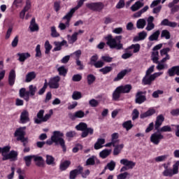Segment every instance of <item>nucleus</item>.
<instances>
[{
  "label": "nucleus",
  "instance_id": "obj_36",
  "mask_svg": "<svg viewBox=\"0 0 179 179\" xmlns=\"http://www.w3.org/2000/svg\"><path fill=\"white\" fill-rule=\"evenodd\" d=\"M159 36H160V31L157 30L148 37V40L149 41H157L159 40Z\"/></svg>",
  "mask_w": 179,
  "mask_h": 179
},
{
  "label": "nucleus",
  "instance_id": "obj_59",
  "mask_svg": "<svg viewBox=\"0 0 179 179\" xmlns=\"http://www.w3.org/2000/svg\"><path fill=\"white\" fill-rule=\"evenodd\" d=\"M72 99L73 100H79L82 99V93L78 91L73 92L72 94Z\"/></svg>",
  "mask_w": 179,
  "mask_h": 179
},
{
  "label": "nucleus",
  "instance_id": "obj_12",
  "mask_svg": "<svg viewBox=\"0 0 179 179\" xmlns=\"http://www.w3.org/2000/svg\"><path fill=\"white\" fill-rule=\"evenodd\" d=\"M61 80V77L56 76L53 78H51L48 83V86L50 89H58L59 87V81Z\"/></svg>",
  "mask_w": 179,
  "mask_h": 179
},
{
  "label": "nucleus",
  "instance_id": "obj_54",
  "mask_svg": "<svg viewBox=\"0 0 179 179\" xmlns=\"http://www.w3.org/2000/svg\"><path fill=\"white\" fill-rule=\"evenodd\" d=\"M44 48L45 50V54H48L50 52V51H51V50H52V45L51 44H50L49 41H46L45 42Z\"/></svg>",
  "mask_w": 179,
  "mask_h": 179
},
{
  "label": "nucleus",
  "instance_id": "obj_17",
  "mask_svg": "<svg viewBox=\"0 0 179 179\" xmlns=\"http://www.w3.org/2000/svg\"><path fill=\"white\" fill-rule=\"evenodd\" d=\"M132 71L131 69H125L121 71L119 73H117V76L113 79V82H118L121 80V79H124L125 75H128V73Z\"/></svg>",
  "mask_w": 179,
  "mask_h": 179
},
{
  "label": "nucleus",
  "instance_id": "obj_15",
  "mask_svg": "<svg viewBox=\"0 0 179 179\" xmlns=\"http://www.w3.org/2000/svg\"><path fill=\"white\" fill-rule=\"evenodd\" d=\"M85 117H86V114L82 110H77L74 113H69V117L72 121H75V120H76V118H80H80H83Z\"/></svg>",
  "mask_w": 179,
  "mask_h": 179
},
{
  "label": "nucleus",
  "instance_id": "obj_20",
  "mask_svg": "<svg viewBox=\"0 0 179 179\" xmlns=\"http://www.w3.org/2000/svg\"><path fill=\"white\" fill-rule=\"evenodd\" d=\"M2 160L5 162V160H13L15 162V160H17V152L15 150H11L8 154H7V156L2 158Z\"/></svg>",
  "mask_w": 179,
  "mask_h": 179
},
{
  "label": "nucleus",
  "instance_id": "obj_39",
  "mask_svg": "<svg viewBox=\"0 0 179 179\" xmlns=\"http://www.w3.org/2000/svg\"><path fill=\"white\" fill-rule=\"evenodd\" d=\"M132 55H134V52H132V51L129 50V49L126 48L124 49V53L123 55H122V59H128L129 58H131V57H132Z\"/></svg>",
  "mask_w": 179,
  "mask_h": 179
},
{
  "label": "nucleus",
  "instance_id": "obj_57",
  "mask_svg": "<svg viewBox=\"0 0 179 179\" xmlns=\"http://www.w3.org/2000/svg\"><path fill=\"white\" fill-rule=\"evenodd\" d=\"M51 34L50 36H52L54 38L59 37V33L57 31V28L55 26H52L50 27Z\"/></svg>",
  "mask_w": 179,
  "mask_h": 179
},
{
  "label": "nucleus",
  "instance_id": "obj_6",
  "mask_svg": "<svg viewBox=\"0 0 179 179\" xmlns=\"http://www.w3.org/2000/svg\"><path fill=\"white\" fill-rule=\"evenodd\" d=\"M52 115V110H50V113L45 115L44 116V110H40L36 115L37 118H35V124H41V122H47L49 118H51Z\"/></svg>",
  "mask_w": 179,
  "mask_h": 179
},
{
  "label": "nucleus",
  "instance_id": "obj_34",
  "mask_svg": "<svg viewBox=\"0 0 179 179\" xmlns=\"http://www.w3.org/2000/svg\"><path fill=\"white\" fill-rule=\"evenodd\" d=\"M143 3L138 1L131 6L130 9L132 12H136V10H139L141 8L143 7Z\"/></svg>",
  "mask_w": 179,
  "mask_h": 179
},
{
  "label": "nucleus",
  "instance_id": "obj_46",
  "mask_svg": "<svg viewBox=\"0 0 179 179\" xmlns=\"http://www.w3.org/2000/svg\"><path fill=\"white\" fill-rule=\"evenodd\" d=\"M111 155V150H103L100 152L99 156L101 159H106V157H108Z\"/></svg>",
  "mask_w": 179,
  "mask_h": 179
},
{
  "label": "nucleus",
  "instance_id": "obj_52",
  "mask_svg": "<svg viewBox=\"0 0 179 179\" xmlns=\"http://www.w3.org/2000/svg\"><path fill=\"white\" fill-rule=\"evenodd\" d=\"M151 59L152 62L157 63L159 61V51H153L151 55Z\"/></svg>",
  "mask_w": 179,
  "mask_h": 179
},
{
  "label": "nucleus",
  "instance_id": "obj_60",
  "mask_svg": "<svg viewBox=\"0 0 179 179\" xmlns=\"http://www.w3.org/2000/svg\"><path fill=\"white\" fill-rule=\"evenodd\" d=\"M129 177H131V175L129 174V173L125 171L124 173L119 174L117 176V179H127V178H129Z\"/></svg>",
  "mask_w": 179,
  "mask_h": 179
},
{
  "label": "nucleus",
  "instance_id": "obj_40",
  "mask_svg": "<svg viewBox=\"0 0 179 179\" xmlns=\"http://www.w3.org/2000/svg\"><path fill=\"white\" fill-rule=\"evenodd\" d=\"M128 50H133L134 54H136L141 51V45L139 43L132 44L131 45L129 46Z\"/></svg>",
  "mask_w": 179,
  "mask_h": 179
},
{
  "label": "nucleus",
  "instance_id": "obj_28",
  "mask_svg": "<svg viewBox=\"0 0 179 179\" xmlns=\"http://www.w3.org/2000/svg\"><path fill=\"white\" fill-rule=\"evenodd\" d=\"M169 76H174L177 75L179 76V66H174L168 70Z\"/></svg>",
  "mask_w": 179,
  "mask_h": 179
},
{
  "label": "nucleus",
  "instance_id": "obj_14",
  "mask_svg": "<svg viewBox=\"0 0 179 179\" xmlns=\"http://www.w3.org/2000/svg\"><path fill=\"white\" fill-rule=\"evenodd\" d=\"M135 101L136 104H142L146 101V92L139 91L136 94Z\"/></svg>",
  "mask_w": 179,
  "mask_h": 179
},
{
  "label": "nucleus",
  "instance_id": "obj_22",
  "mask_svg": "<svg viewBox=\"0 0 179 179\" xmlns=\"http://www.w3.org/2000/svg\"><path fill=\"white\" fill-rule=\"evenodd\" d=\"M17 57H18V61L20 62H24V61L28 58H30L31 55L29 52H18Z\"/></svg>",
  "mask_w": 179,
  "mask_h": 179
},
{
  "label": "nucleus",
  "instance_id": "obj_41",
  "mask_svg": "<svg viewBox=\"0 0 179 179\" xmlns=\"http://www.w3.org/2000/svg\"><path fill=\"white\" fill-rule=\"evenodd\" d=\"M156 69H157V71H163L164 69H167V68H169V65H167V64L164 63L163 62H159L157 63Z\"/></svg>",
  "mask_w": 179,
  "mask_h": 179
},
{
  "label": "nucleus",
  "instance_id": "obj_23",
  "mask_svg": "<svg viewBox=\"0 0 179 179\" xmlns=\"http://www.w3.org/2000/svg\"><path fill=\"white\" fill-rule=\"evenodd\" d=\"M164 122V116L163 115H159L157 117L155 124V129L157 131L162 124Z\"/></svg>",
  "mask_w": 179,
  "mask_h": 179
},
{
  "label": "nucleus",
  "instance_id": "obj_19",
  "mask_svg": "<svg viewBox=\"0 0 179 179\" xmlns=\"http://www.w3.org/2000/svg\"><path fill=\"white\" fill-rule=\"evenodd\" d=\"M31 8V2L30 1V0H27L26 5L20 13V18L24 19V16H26V12H29V10Z\"/></svg>",
  "mask_w": 179,
  "mask_h": 179
},
{
  "label": "nucleus",
  "instance_id": "obj_32",
  "mask_svg": "<svg viewBox=\"0 0 179 179\" xmlns=\"http://www.w3.org/2000/svg\"><path fill=\"white\" fill-rule=\"evenodd\" d=\"M78 32H74L71 36L67 35V39L69 44H73L78 41Z\"/></svg>",
  "mask_w": 179,
  "mask_h": 179
},
{
  "label": "nucleus",
  "instance_id": "obj_25",
  "mask_svg": "<svg viewBox=\"0 0 179 179\" xmlns=\"http://www.w3.org/2000/svg\"><path fill=\"white\" fill-rule=\"evenodd\" d=\"M54 44L55 47L54 48L53 51H61V50H62V46H68V42L65 40H63L62 42L55 41Z\"/></svg>",
  "mask_w": 179,
  "mask_h": 179
},
{
  "label": "nucleus",
  "instance_id": "obj_62",
  "mask_svg": "<svg viewBox=\"0 0 179 179\" xmlns=\"http://www.w3.org/2000/svg\"><path fill=\"white\" fill-rule=\"evenodd\" d=\"M171 131H173V129L169 125H165L161 127L159 130V132H171Z\"/></svg>",
  "mask_w": 179,
  "mask_h": 179
},
{
  "label": "nucleus",
  "instance_id": "obj_27",
  "mask_svg": "<svg viewBox=\"0 0 179 179\" xmlns=\"http://www.w3.org/2000/svg\"><path fill=\"white\" fill-rule=\"evenodd\" d=\"M33 160L35 162L36 165L38 166V167L44 166V159H43V157L38 155H33Z\"/></svg>",
  "mask_w": 179,
  "mask_h": 179
},
{
  "label": "nucleus",
  "instance_id": "obj_56",
  "mask_svg": "<svg viewBox=\"0 0 179 179\" xmlns=\"http://www.w3.org/2000/svg\"><path fill=\"white\" fill-rule=\"evenodd\" d=\"M80 55H82L81 50H78L71 54V57H73V58H74V59H76V61L80 58Z\"/></svg>",
  "mask_w": 179,
  "mask_h": 179
},
{
  "label": "nucleus",
  "instance_id": "obj_35",
  "mask_svg": "<svg viewBox=\"0 0 179 179\" xmlns=\"http://www.w3.org/2000/svg\"><path fill=\"white\" fill-rule=\"evenodd\" d=\"M104 143H106V140L104 138H98L97 141L94 144V149L96 150H99V149H101Z\"/></svg>",
  "mask_w": 179,
  "mask_h": 179
},
{
  "label": "nucleus",
  "instance_id": "obj_24",
  "mask_svg": "<svg viewBox=\"0 0 179 179\" xmlns=\"http://www.w3.org/2000/svg\"><path fill=\"white\" fill-rule=\"evenodd\" d=\"M15 80H16V71H15V70L13 69L10 71V73L8 76V83L10 86H13V85H15Z\"/></svg>",
  "mask_w": 179,
  "mask_h": 179
},
{
  "label": "nucleus",
  "instance_id": "obj_38",
  "mask_svg": "<svg viewBox=\"0 0 179 179\" xmlns=\"http://www.w3.org/2000/svg\"><path fill=\"white\" fill-rule=\"evenodd\" d=\"M96 162H99V159H97V157H96V156H92L87 159L86 166H94V164H96Z\"/></svg>",
  "mask_w": 179,
  "mask_h": 179
},
{
  "label": "nucleus",
  "instance_id": "obj_29",
  "mask_svg": "<svg viewBox=\"0 0 179 179\" xmlns=\"http://www.w3.org/2000/svg\"><path fill=\"white\" fill-rule=\"evenodd\" d=\"M122 93H129L132 90L131 85H120L117 87Z\"/></svg>",
  "mask_w": 179,
  "mask_h": 179
},
{
  "label": "nucleus",
  "instance_id": "obj_5",
  "mask_svg": "<svg viewBox=\"0 0 179 179\" xmlns=\"http://www.w3.org/2000/svg\"><path fill=\"white\" fill-rule=\"evenodd\" d=\"M62 136H64V134L62 133L59 131H55L53 132V135L51 136V139L54 143H56V145H59L62 146L63 150L64 152H66V147L65 146V141H64V138H62Z\"/></svg>",
  "mask_w": 179,
  "mask_h": 179
},
{
  "label": "nucleus",
  "instance_id": "obj_10",
  "mask_svg": "<svg viewBox=\"0 0 179 179\" xmlns=\"http://www.w3.org/2000/svg\"><path fill=\"white\" fill-rule=\"evenodd\" d=\"M87 8L94 12H101L104 9V3L103 2H94L86 3Z\"/></svg>",
  "mask_w": 179,
  "mask_h": 179
},
{
  "label": "nucleus",
  "instance_id": "obj_42",
  "mask_svg": "<svg viewBox=\"0 0 179 179\" xmlns=\"http://www.w3.org/2000/svg\"><path fill=\"white\" fill-rule=\"evenodd\" d=\"M145 26H146V20L142 18V19H139L136 22L137 29H145Z\"/></svg>",
  "mask_w": 179,
  "mask_h": 179
},
{
  "label": "nucleus",
  "instance_id": "obj_30",
  "mask_svg": "<svg viewBox=\"0 0 179 179\" xmlns=\"http://www.w3.org/2000/svg\"><path fill=\"white\" fill-rule=\"evenodd\" d=\"M121 93L122 92H121L120 88L117 87L113 93V100L114 101H118L121 97Z\"/></svg>",
  "mask_w": 179,
  "mask_h": 179
},
{
  "label": "nucleus",
  "instance_id": "obj_53",
  "mask_svg": "<svg viewBox=\"0 0 179 179\" xmlns=\"http://www.w3.org/2000/svg\"><path fill=\"white\" fill-rule=\"evenodd\" d=\"M122 127L123 128H125V129H127V131H129V129H131L134 127V124H132L131 120H128L123 122Z\"/></svg>",
  "mask_w": 179,
  "mask_h": 179
},
{
  "label": "nucleus",
  "instance_id": "obj_43",
  "mask_svg": "<svg viewBox=\"0 0 179 179\" xmlns=\"http://www.w3.org/2000/svg\"><path fill=\"white\" fill-rule=\"evenodd\" d=\"M148 36V33L143 31L138 34V37L134 38V41H141V40H145Z\"/></svg>",
  "mask_w": 179,
  "mask_h": 179
},
{
  "label": "nucleus",
  "instance_id": "obj_37",
  "mask_svg": "<svg viewBox=\"0 0 179 179\" xmlns=\"http://www.w3.org/2000/svg\"><path fill=\"white\" fill-rule=\"evenodd\" d=\"M3 69V62L0 61V86H3V84L1 83V80L5 78V73L6 71Z\"/></svg>",
  "mask_w": 179,
  "mask_h": 179
},
{
  "label": "nucleus",
  "instance_id": "obj_1",
  "mask_svg": "<svg viewBox=\"0 0 179 179\" xmlns=\"http://www.w3.org/2000/svg\"><path fill=\"white\" fill-rule=\"evenodd\" d=\"M87 0H78V4L76 7L71 8L70 11H69L63 17L62 20L64 22H59L58 25V29H60L61 31H64V30H66L69 26H71V20L73 16V13L79 9V8H82L83 3H85Z\"/></svg>",
  "mask_w": 179,
  "mask_h": 179
},
{
  "label": "nucleus",
  "instance_id": "obj_51",
  "mask_svg": "<svg viewBox=\"0 0 179 179\" xmlns=\"http://www.w3.org/2000/svg\"><path fill=\"white\" fill-rule=\"evenodd\" d=\"M171 37V35H170V31H169V30L166 29H164L162 30V33H161V38H166V40H170Z\"/></svg>",
  "mask_w": 179,
  "mask_h": 179
},
{
  "label": "nucleus",
  "instance_id": "obj_31",
  "mask_svg": "<svg viewBox=\"0 0 179 179\" xmlns=\"http://www.w3.org/2000/svg\"><path fill=\"white\" fill-rule=\"evenodd\" d=\"M36 76H37V75L34 71H31L28 73L25 77V82L27 83L31 82V80H34V79H36Z\"/></svg>",
  "mask_w": 179,
  "mask_h": 179
},
{
  "label": "nucleus",
  "instance_id": "obj_8",
  "mask_svg": "<svg viewBox=\"0 0 179 179\" xmlns=\"http://www.w3.org/2000/svg\"><path fill=\"white\" fill-rule=\"evenodd\" d=\"M178 169H179V161H176L173 166L172 169L164 170L162 172V174L164 177H173V176H176L178 174Z\"/></svg>",
  "mask_w": 179,
  "mask_h": 179
},
{
  "label": "nucleus",
  "instance_id": "obj_4",
  "mask_svg": "<svg viewBox=\"0 0 179 179\" xmlns=\"http://www.w3.org/2000/svg\"><path fill=\"white\" fill-rule=\"evenodd\" d=\"M76 129H77V131H83L81 138H87L89 134L93 135L94 132V129L92 127H87V124L85 122H80L76 126Z\"/></svg>",
  "mask_w": 179,
  "mask_h": 179
},
{
  "label": "nucleus",
  "instance_id": "obj_49",
  "mask_svg": "<svg viewBox=\"0 0 179 179\" xmlns=\"http://www.w3.org/2000/svg\"><path fill=\"white\" fill-rule=\"evenodd\" d=\"M10 151V145H7L3 148H1V156L3 157H6Z\"/></svg>",
  "mask_w": 179,
  "mask_h": 179
},
{
  "label": "nucleus",
  "instance_id": "obj_2",
  "mask_svg": "<svg viewBox=\"0 0 179 179\" xmlns=\"http://www.w3.org/2000/svg\"><path fill=\"white\" fill-rule=\"evenodd\" d=\"M107 40L106 44L110 47V48H115L116 50H124V45L121 43V40H122V36H116L115 38L113 35L109 34L105 37Z\"/></svg>",
  "mask_w": 179,
  "mask_h": 179
},
{
  "label": "nucleus",
  "instance_id": "obj_63",
  "mask_svg": "<svg viewBox=\"0 0 179 179\" xmlns=\"http://www.w3.org/2000/svg\"><path fill=\"white\" fill-rule=\"evenodd\" d=\"M167 157H169L168 155H161L155 157V160L157 162V163L160 162H166V160H167Z\"/></svg>",
  "mask_w": 179,
  "mask_h": 179
},
{
  "label": "nucleus",
  "instance_id": "obj_64",
  "mask_svg": "<svg viewBox=\"0 0 179 179\" xmlns=\"http://www.w3.org/2000/svg\"><path fill=\"white\" fill-rule=\"evenodd\" d=\"M55 159L53 158L51 155H46V164L50 166L51 164H54Z\"/></svg>",
  "mask_w": 179,
  "mask_h": 179
},
{
  "label": "nucleus",
  "instance_id": "obj_48",
  "mask_svg": "<svg viewBox=\"0 0 179 179\" xmlns=\"http://www.w3.org/2000/svg\"><path fill=\"white\" fill-rule=\"evenodd\" d=\"M57 71L59 72V75L60 76H66V73H68V69L65 68V66H62L57 69Z\"/></svg>",
  "mask_w": 179,
  "mask_h": 179
},
{
  "label": "nucleus",
  "instance_id": "obj_47",
  "mask_svg": "<svg viewBox=\"0 0 179 179\" xmlns=\"http://www.w3.org/2000/svg\"><path fill=\"white\" fill-rule=\"evenodd\" d=\"M115 162L111 160L107 165L105 166L104 170H110V171H114L115 169Z\"/></svg>",
  "mask_w": 179,
  "mask_h": 179
},
{
  "label": "nucleus",
  "instance_id": "obj_45",
  "mask_svg": "<svg viewBox=\"0 0 179 179\" xmlns=\"http://www.w3.org/2000/svg\"><path fill=\"white\" fill-rule=\"evenodd\" d=\"M71 166V161H64L60 164L59 169L62 171H65Z\"/></svg>",
  "mask_w": 179,
  "mask_h": 179
},
{
  "label": "nucleus",
  "instance_id": "obj_9",
  "mask_svg": "<svg viewBox=\"0 0 179 179\" xmlns=\"http://www.w3.org/2000/svg\"><path fill=\"white\" fill-rule=\"evenodd\" d=\"M162 75H163V72L154 73L150 76L145 74V76L143 78L142 83L144 85H152V82L155 81L156 78H159V76H162Z\"/></svg>",
  "mask_w": 179,
  "mask_h": 179
},
{
  "label": "nucleus",
  "instance_id": "obj_11",
  "mask_svg": "<svg viewBox=\"0 0 179 179\" xmlns=\"http://www.w3.org/2000/svg\"><path fill=\"white\" fill-rule=\"evenodd\" d=\"M163 139H164V136L158 132L153 133L150 137V142L153 143V145H159V143H160Z\"/></svg>",
  "mask_w": 179,
  "mask_h": 179
},
{
  "label": "nucleus",
  "instance_id": "obj_44",
  "mask_svg": "<svg viewBox=\"0 0 179 179\" xmlns=\"http://www.w3.org/2000/svg\"><path fill=\"white\" fill-rule=\"evenodd\" d=\"M124 149V144L116 145L113 150L114 156H118L121 153V150Z\"/></svg>",
  "mask_w": 179,
  "mask_h": 179
},
{
  "label": "nucleus",
  "instance_id": "obj_50",
  "mask_svg": "<svg viewBox=\"0 0 179 179\" xmlns=\"http://www.w3.org/2000/svg\"><path fill=\"white\" fill-rule=\"evenodd\" d=\"M148 9H149V6H144L143 8H142L137 13H134V17H141V16H142V14L145 13V12H147Z\"/></svg>",
  "mask_w": 179,
  "mask_h": 179
},
{
  "label": "nucleus",
  "instance_id": "obj_21",
  "mask_svg": "<svg viewBox=\"0 0 179 179\" xmlns=\"http://www.w3.org/2000/svg\"><path fill=\"white\" fill-rule=\"evenodd\" d=\"M20 121L21 124H26L30 121V117H29V111L24 110L21 113Z\"/></svg>",
  "mask_w": 179,
  "mask_h": 179
},
{
  "label": "nucleus",
  "instance_id": "obj_13",
  "mask_svg": "<svg viewBox=\"0 0 179 179\" xmlns=\"http://www.w3.org/2000/svg\"><path fill=\"white\" fill-rule=\"evenodd\" d=\"M26 135V127L17 129L14 133V136L17 138V141H23Z\"/></svg>",
  "mask_w": 179,
  "mask_h": 179
},
{
  "label": "nucleus",
  "instance_id": "obj_55",
  "mask_svg": "<svg viewBox=\"0 0 179 179\" xmlns=\"http://www.w3.org/2000/svg\"><path fill=\"white\" fill-rule=\"evenodd\" d=\"M24 160L25 162V164L27 167H30L31 164V160H33V155H27L24 157Z\"/></svg>",
  "mask_w": 179,
  "mask_h": 179
},
{
  "label": "nucleus",
  "instance_id": "obj_7",
  "mask_svg": "<svg viewBox=\"0 0 179 179\" xmlns=\"http://www.w3.org/2000/svg\"><path fill=\"white\" fill-rule=\"evenodd\" d=\"M120 164L124 166L120 169V173H123V171H127V170H132L134 169L135 166H136V162L127 158H124L120 160Z\"/></svg>",
  "mask_w": 179,
  "mask_h": 179
},
{
  "label": "nucleus",
  "instance_id": "obj_3",
  "mask_svg": "<svg viewBox=\"0 0 179 179\" xmlns=\"http://www.w3.org/2000/svg\"><path fill=\"white\" fill-rule=\"evenodd\" d=\"M37 92V87L31 85L29 86V91L26 90V88L22 87L19 90V96L21 99H24L25 101L30 100V96H33Z\"/></svg>",
  "mask_w": 179,
  "mask_h": 179
},
{
  "label": "nucleus",
  "instance_id": "obj_18",
  "mask_svg": "<svg viewBox=\"0 0 179 179\" xmlns=\"http://www.w3.org/2000/svg\"><path fill=\"white\" fill-rule=\"evenodd\" d=\"M153 22H155V17L149 16L147 18V26L145 27V30L147 31H152V30L155 29V23H153Z\"/></svg>",
  "mask_w": 179,
  "mask_h": 179
},
{
  "label": "nucleus",
  "instance_id": "obj_26",
  "mask_svg": "<svg viewBox=\"0 0 179 179\" xmlns=\"http://www.w3.org/2000/svg\"><path fill=\"white\" fill-rule=\"evenodd\" d=\"M153 114H156V110H155L153 108H150L146 112L141 113L140 115V118H148V117H152Z\"/></svg>",
  "mask_w": 179,
  "mask_h": 179
},
{
  "label": "nucleus",
  "instance_id": "obj_58",
  "mask_svg": "<svg viewBox=\"0 0 179 179\" xmlns=\"http://www.w3.org/2000/svg\"><path fill=\"white\" fill-rule=\"evenodd\" d=\"M113 71V67L111 66H105L101 69H99V72L103 73V75H107L109 72Z\"/></svg>",
  "mask_w": 179,
  "mask_h": 179
},
{
  "label": "nucleus",
  "instance_id": "obj_16",
  "mask_svg": "<svg viewBox=\"0 0 179 179\" xmlns=\"http://www.w3.org/2000/svg\"><path fill=\"white\" fill-rule=\"evenodd\" d=\"M82 173H83V167L78 166L77 169L70 171L69 179H76V177H78L79 174H82Z\"/></svg>",
  "mask_w": 179,
  "mask_h": 179
},
{
  "label": "nucleus",
  "instance_id": "obj_61",
  "mask_svg": "<svg viewBox=\"0 0 179 179\" xmlns=\"http://www.w3.org/2000/svg\"><path fill=\"white\" fill-rule=\"evenodd\" d=\"M170 51H171V49H170V48H164V49L161 50H160L161 57H164V55L166 57H167V55H170L169 54V52H170Z\"/></svg>",
  "mask_w": 179,
  "mask_h": 179
},
{
  "label": "nucleus",
  "instance_id": "obj_33",
  "mask_svg": "<svg viewBox=\"0 0 179 179\" xmlns=\"http://www.w3.org/2000/svg\"><path fill=\"white\" fill-rule=\"evenodd\" d=\"M29 29L31 31H38V24L36 23V18H32L30 22Z\"/></svg>",
  "mask_w": 179,
  "mask_h": 179
}]
</instances>
